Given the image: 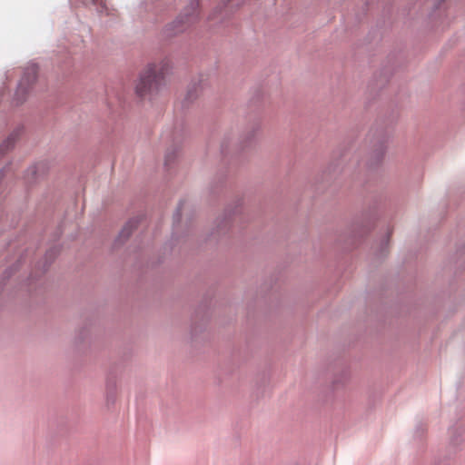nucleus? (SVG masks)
Wrapping results in <instances>:
<instances>
[{"instance_id":"4","label":"nucleus","mask_w":465,"mask_h":465,"mask_svg":"<svg viewBox=\"0 0 465 465\" xmlns=\"http://www.w3.org/2000/svg\"><path fill=\"white\" fill-rule=\"evenodd\" d=\"M15 143V138L14 136H10L8 137L4 143L3 144L0 145V153H4L5 152H6L8 149H10Z\"/></svg>"},{"instance_id":"7","label":"nucleus","mask_w":465,"mask_h":465,"mask_svg":"<svg viewBox=\"0 0 465 465\" xmlns=\"http://www.w3.org/2000/svg\"><path fill=\"white\" fill-rule=\"evenodd\" d=\"M233 1H234V0H228V2H229V3H231L232 5H233V4H232V2H233Z\"/></svg>"},{"instance_id":"1","label":"nucleus","mask_w":465,"mask_h":465,"mask_svg":"<svg viewBox=\"0 0 465 465\" xmlns=\"http://www.w3.org/2000/svg\"><path fill=\"white\" fill-rule=\"evenodd\" d=\"M168 69V62H162L159 64L148 65L141 74L135 85V92L137 95L143 97L156 91Z\"/></svg>"},{"instance_id":"3","label":"nucleus","mask_w":465,"mask_h":465,"mask_svg":"<svg viewBox=\"0 0 465 465\" xmlns=\"http://www.w3.org/2000/svg\"><path fill=\"white\" fill-rule=\"evenodd\" d=\"M37 78V67L35 65L28 66L20 81L18 92L25 90V85H30Z\"/></svg>"},{"instance_id":"5","label":"nucleus","mask_w":465,"mask_h":465,"mask_svg":"<svg viewBox=\"0 0 465 465\" xmlns=\"http://www.w3.org/2000/svg\"><path fill=\"white\" fill-rule=\"evenodd\" d=\"M131 233V225L127 224L121 232L120 236L127 238Z\"/></svg>"},{"instance_id":"2","label":"nucleus","mask_w":465,"mask_h":465,"mask_svg":"<svg viewBox=\"0 0 465 465\" xmlns=\"http://www.w3.org/2000/svg\"><path fill=\"white\" fill-rule=\"evenodd\" d=\"M198 0H192L189 11L180 15L174 22L175 33H181L193 25L198 17Z\"/></svg>"},{"instance_id":"6","label":"nucleus","mask_w":465,"mask_h":465,"mask_svg":"<svg viewBox=\"0 0 465 465\" xmlns=\"http://www.w3.org/2000/svg\"><path fill=\"white\" fill-rule=\"evenodd\" d=\"M92 3L95 4L96 2H98L99 0H91Z\"/></svg>"}]
</instances>
